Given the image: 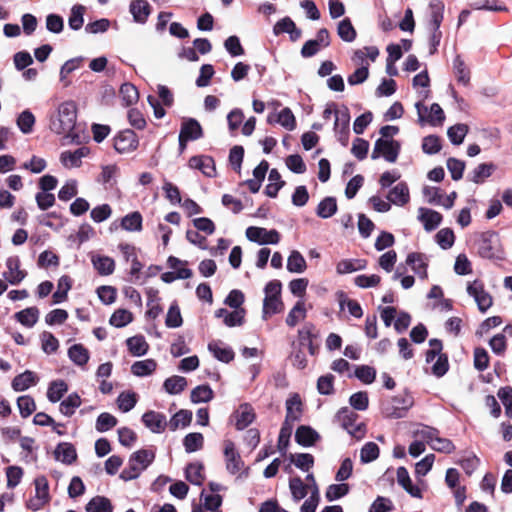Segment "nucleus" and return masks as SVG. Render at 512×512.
Instances as JSON below:
<instances>
[{"label":"nucleus","mask_w":512,"mask_h":512,"mask_svg":"<svg viewBox=\"0 0 512 512\" xmlns=\"http://www.w3.org/2000/svg\"><path fill=\"white\" fill-rule=\"evenodd\" d=\"M453 67L457 81L462 85L467 86L470 81V71L459 56L455 58Z\"/></svg>","instance_id":"59"},{"label":"nucleus","mask_w":512,"mask_h":512,"mask_svg":"<svg viewBox=\"0 0 512 512\" xmlns=\"http://www.w3.org/2000/svg\"><path fill=\"white\" fill-rule=\"evenodd\" d=\"M290 461L303 471H309L314 465V457L309 453L291 454Z\"/></svg>","instance_id":"60"},{"label":"nucleus","mask_w":512,"mask_h":512,"mask_svg":"<svg viewBox=\"0 0 512 512\" xmlns=\"http://www.w3.org/2000/svg\"><path fill=\"white\" fill-rule=\"evenodd\" d=\"M126 345L133 356L145 355L149 349V344L142 335H136L128 338L126 340Z\"/></svg>","instance_id":"33"},{"label":"nucleus","mask_w":512,"mask_h":512,"mask_svg":"<svg viewBox=\"0 0 512 512\" xmlns=\"http://www.w3.org/2000/svg\"><path fill=\"white\" fill-rule=\"evenodd\" d=\"M188 164L189 167L200 170L205 176L213 177L216 174L214 161L209 156H193Z\"/></svg>","instance_id":"20"},{"label":"nucleus","mask_w":512,"mask_h":512,"mask_svg":"<svg viewBox=\"0 0 512 512\" xmlns=\"http://www.w3.org/2000/svg\"><path fill=\"white\" fill-rule=\"evenodd\" d=\"M337 212V202L333 197L324 198L317 206L316 214L323 219L332 217Z\"/></svg>","instance_id":"46"},{"label":"nucleus","mask_w":512,"mask_h":512,"mask_svg":"<svg viewBox=\"0 0 512 512\" xmlns=\"http://www.w3.org/2000/svg\"><path fill=\"white\" fill-rule=\"evenodd\" d=\"M406 264L418 276V278L425 280L428 278V257L420 252H411L406 257Z\"/></svg>","instance_id":"14"},{"label":"nucleus","mask_w":512,"mask_h":512,"mask_svg":"<svg viewBox=\"0 0 512 512\" xmlns=\"http://www.w3.org/2000/svg\"><path fill=\"white\" fill-rule=\"evenodd\" d=\"M339 305L341 309L346 306L349 313L355 318H361L363 316V310L360 304L353 299L348 298L343 292L339 295Z\"/></svg>","instance_id":"56"},{"label":"nucleus","mask_w":512,"mask_h":512,"mask_svg":"<svg viewBox=\"0 0 512 512\" xmlns=\"http://www.w3.org/2000/svg\"><path fill=\"white\" fill-rule=\"evenodd\" d=\"M121 227L129 232H139L142 230V216L139 212H132L124 216L121 220Z\"/></svg>","instance_id":"48"},{"label":"nucleus","mask_w":512,"mask_h":512,"mask_svg":"<svg viewBox=\"0 0 512 512\" xmlns=\"http://www.w3.org/2000/svg\"><path fill=\"white\" fill-rule=\"evenodd\" d=\"M379 447L374 442L366 443L360 451V460L363 463H369L376 460L379 457Z\"/></svg>","instance_id":"63"},{"label":"nucleus","mask_w":512,"mask_h":512,"mask_svg":"<svg viewBox=\"0 0 512 512\" xmlns=\"http://www.w3.org/2000/svg\"><path fill=\"white\" fill-rule=\"evenodd\" d=\"M286 267L291 273L301 274L307 269V262L299 251L293 250L288 256Z\"/></svg>","instance_id":"34"},{"label":"nucleus","mask_w":512,"mask_h":512,"mask_svg":"<svg viewBox=\"0 0 512 512\" xmlns=\"http://www.w3.org/2000/svg\"><path fill=\"white\" fill-rule=\"evenodd\" d=\"M54 455L57 461L67 465L72 464L77 458L75 447L71 443L67 442L58 444L54 451Z\"/></svg>","instance_id":"25"},{"label":"nucleus","mask_w":512,"mask_h":512,"mask_svg":"<svg viewBox=\"0 0 512 512\" xmlns=\"http://www.w3.org/2000/svg\"><path fill=\"white\" fill-rule=\"evenodd\" d=\"M154 457L155 454L151 450L142 449L134 452L129 459L128 466L121 472L120 477L125 481L137 478L150 465Z\"/></svg>","instance_id":"3"},{"label":"nucleus","mask_w":512,"mask_h":512,"mask_svg":"<svg viewBox=\"0 0 512 512\" xmlns=\"http://www.w3.org/2000/svg\"><path fill=\"white\" fill-rule=\"evenodd\" d=\"M435 240L442 249L446 250L453 246L455 235L450 228H443L436 233Z\"/></svg>","instance_id":"61"},{"label":"nucleus","mask_w":512,"mask_h":512,"mask_svg":"<svg viewBox=\"0 0 512 512\" xmlns=\"http://www.w3.org/2000/svg\"><path fill=\"white\" fill-rule=\"evenodd\" d=\"M157 368V362L154 359H145L136 361L131 366V372L138 377L151 375Z\"/></svg>","instance_id":"37"},{"label":"nucleus","mask_w":512,"mask_h":512,"mask_svg":"<svg viewBox=\"0 0 512 512\" xmlns=\"http://www.w3.org/2000/svg\"><path fill=\"white\" fill-rule=\"evenodd\" d=\"M469 131V127L466 124H455L448 128L447 130V136L452 144L454 145H460L463 143L465 136L467 135Z\"/></svg>","instance_id":"52"},{"label":"nucleus","mask_w":512,"mask_h":512,"mask_svg":"<svg viewBox=\"0 0 512 512\" xmlns=\"http://www.w3.org/2000/svg\"><path fill=\"white\" fill-rule=\"evenodd\" d=\"M273 32L275 35L288 33L292 41L297 40L301 36V30L296 27L294 21L289 17H285L276 22Z\"/></svg>","instance_id":"23"},{"label":"nucleus","mask_w":512,"mask_h":512,"mask_svg":"<svg viewBox=\"0 0 512 512\" xmlns=\"http://www.w3.org/2000/svg\"><path fill=\"white\" fill-rule=\"evenodd\" d=\"M37 382H38L37 375L30 370H26L25 372L17 375L13 379L12 388L18 392L25 391L28 388H30L31 386L36 385Z\"/></svg>","instance_id":"26"},{"label":"nucleus","mask_w":512,"mask_h":512,"mask_svg":"<svg viewBox=\"0 0 512 512\" xmlns=\"http://www.w3.org/2000/svg\"><path fill=\"white\" fill-rule=\"evenodd\" d=\"M4 279L11 285L20 284L28 275L27 271L22 268V263L17 255H12L5 260Z\"/></svg>","instance_id":"7"},{"label":"nucleus","mask_w":512,"mask_h":512,"mask_svg":"<svg viewBox=\"0 0 512 512\" xmlns=\"http://www.w3.org/2000/svg\"><path fill=\"white\" fill-rule=\"evenodd\" d=\"M142 421L153 433H162L168 426L165 415L155 411H148L144 413Z\"/></svg>","instance_id":"16"},{"label":"nucleus","mask_w":512,"mask_h":512,"mask_svg":"<svg viewBox=\"0 0 512 512\" xmlns=\"http://www.w3.org/2000/svg\"><path fill=\"white\" fill-rule=\"evenodd\" d=\"M77 118V107L73 101L61 103L51 118L50 129L59 135L70 136Z\"/></svg>","instance_id":"1"},{"label":"nucleus","mask_w":512,"mask_h":512,"mask_svg":"<svg viewBox=\"0 0 512 512\" xmlns=\"http://www.w3.org/2000/svg\"><path fill=\"white\" fill-rule=\"evenodd\" d=\"M256 418L254 408L249 403L240 404L231 416L234 426L237 430H243L248 427Z\"/></svg>","instance_id":"13"},{"label":"nucleus","mask_w":512,"mask_h":512,"mask_svg":"<svg viewBox=\"0 0 512 512\" xmlns=\"http://www.w3.org/2000/svg\"><path fill=\"white\" fill-rule=\"evenodd\" d=\"M302 414V401L298 394H292L286 400V417L285 423L294 424L298 421Z\"/></svg>","instance_id":"17"},{"label":"nucleus","mask_w":512,"mask_h":512,"mask_svg":"<svg viewBox=\"0 0 512 512\" xmlns=\"http://www.w3.org/2000/svg\"><path fill=\"white\" fill-rule=\"evenodd\" d=\"M192 421V412L189 410L182 409L175 413L170 421L168 422V427L172 431H176L179 428H185L190 425Z\"/></svg>","instance_id":"39"},{"label":"nucleus","mask_w":512,"mask_h":512,"mask_svg":"<svg viewBox=\"0 0 512 512\" xmlns=\"http://www.w3.org/2000/svg\"><path fill=\"white\" fill-rule=\"evenodd\" d=\"M367 266L365 259H342L336 264V272L340 275L364 270Z\"/></svg>","instance_id":"27"},{"label":"nucleus","mask_w":512,"mask_h":512,"mask_svg":"<svg viewBox=\"0 0 512 512\" xmlns=\"http://www.w3.org/2000/svg\"><path fill=\"white\" fill-rule=\"evenodd\" d=\"M89 154L87 147H80L74 151H64L60 156L61 163L66 168H77L82 163V158Z\"/></svg>","instance_id":"18"},{"label":"nucleus","mask_w":512,"mask_h":512,"mask_svg":"<svg viewBox=\"0 0 512 512\" xmlns=\"http://www.w3.org/2000/svg\"><path fill=\"white\" fill-rule=\"evenodd\" d=\"M431 25L433 29L437 31L443 20L444 4L441 1H433L429 5Z\"/></svg>","instance_id":"57"},{"label":"nucleus","mask_w":512,"mask_h":512,"mask_svg":"<svg viewBox=\"0 0 512 512\" xmlns=\"http://www.w3.org/2000/svg\"><path fill=\"white\" fill-rule=\"evenodd\" d=\"M204 437L201 433L194 432L187 434L183 439V445L188 453L196 452L202 449Z\"/></svg>","instance_id":"53"},{"label":"nucleus","mask_w":512,"mask_h":512,"mask_svg":"<svg viewBox=\"0 0 512 512\" xmlns=\"http://www.w3.org/2000/svg\"><path fill=\"white\" fill-rule=\"evenodd\" d=\"M34 485L35 496L29 500L28 507L33 511H37L50 501L49 483L47 478L41 475L35 478Z\"/></svg>","instance_id":"8"},{"label":"nucleus","mask_w":512,"mask_h":512,"mask_svg":"<svg viewBox=\"0 0 512 512\" xmlns=\"http://www.w3.org/2000/svg\"><path fill=\"white\" fill-rule=\"evenodd\" d=\"M223 453L227 471L233 475L239 473L244 463L233 441L229 439L223 441Z\"/></svg>","instance_id":"11"},{"label":"nucleus","mask_w":512,"mask_h":512,"mask_svg":"<svg viewBox=\"0 0 512 512\" xmlns=\"http://www.w3.org/2000/svg\"><path fill=\"white\" fill-rule=\"evenodd\" d=\"M269 183L265 188V194L268 197L274 198L277 196L279 190L284 186L285 182L281 179L280 173L277 169H272L268 176Z\"/></svg>","instance_id":"40"},{"label":"nucleus","mask_w":512,"mask_h":512,"mask_svg":"<svg viewBox=\"0 0 512 512\" xmlns=\"http://www.w3.org/2000/svg\"><path fill=\"white\" fill-rule=\"evenodd\" d=\"M295 439L298 444L309 447L314 445L320 439V435L310 426L302 425L297 428Z\"/></svg>","instance_id":"22"},{"label":"nucleus","mask_w":512,"mask_h":512,"mask_svg":"<svg viewBox=\"0 0 512 512\" xmlns=\"http://www.w3.org/2000/svg\"><path fill=\"white\" fill-rule=\"evenodd\" d=\"M412 434L414 438H417L420 441H426L430 445L439 434V431L436 428L427 425H418L416 429L413 430Z\"/></svg>","instance_id":"55"},{"label":"nucleus","mask_w":512,"mask_h":512,"mask_svg":"<svg viewBox=\"0 0 512 512\" xmlns=\"http://www.w3.org/2000/svg\"><path fill=\"white\" fill-rule=\"evenodd\" d=\"M289 489L291 491L293 500L295 502H299L308 494L309 485L305 484L301 478L293 477L289 480Z\"/></svg>","instance_id":"44"},{"label":"nucleus","mask_w":512,"mask_h":512,"mask_svg":"<svg viewBox=\"0 0 512 512\" xmlns=\"http://www.w3.org/2000/svg\"><path fill=\"white\" fill-rule=\"evenodd\" d=\"M133 319L134 316L131 311L119 308L113 312L109 319V323L116 328H122L130 324Z\"/></svg>","instance_id":"41"},{"label":"nucleus","mask_w":512,"mask_h":512,"mask_svg":"<svg viewBox=\"0 0 512 512\" xmlns=\"http://www.w3.org/2000/svg\"><path fill=\"white\" fill-rule=\"evenodd\" d=\"M17 406L23 418H27L36 410V403L29 395L20 396L17 399Z\"/></svg>","instance_id":"62"},{"label":"nucleus","mask_w":512,"mask_h":512,"mask_svg":"<svg viewBox=\"0 0 512 512\" xmlns=\"http://www.w3.org/2000/svg\"><path fill=\"white\" fill-rule=\"evenodd\" d=\"M400 143L394 139H378L376 140L371 158L376 160L380 157L389 163H395L400 153Z\"/></svg>","instance_id":"4"},{"label":"nucleus","mask_w":512,"mask_h":512,"mask_svg":"<svg viewBox=\"0 0 512 512\" xmlns=\"http://www.w3.org/2000/svg\"><path fill=\"white\" fill-rule=\"evenodd\" d=\"M186 479L195 485H201L205 479L204 467L201 463H191L186 468Z\"/></svg>","instance_id":"51"},{"label":"nucleus","mask_w":512,"mask_h":512,"mask_svg":"<svg viewBox=\"0 0 512 512\" xmlns=\"http://www.w3.org/2000/svg\"><path fill=\"white\" fill-rule=\"evenodd\" d=\"M282 284L278 280H272L265 286V297L263 300V318L280 313L284 309V303L281 299Z\"/></svg>","instance_id":"2"},{"label":"nucleus","mask_w":512,"mask_h":512,"mask_svg":"<svg viewBox=\"0 0 512 512\" xmlns=\"http://www.w3.org/2000/svg\"><path fill=\"white\" fill-rule=\"evenodd\" d=\"M39 309L37 307H28L17 313L14 318L23 326L32 328L39 319Z\"/></svg>","instance_id":"29"},{"label":"nucleus","mask_w":512,"mask_h":512,"mask_svg":"<svg viewBox=\"0 0 512 512\" xmlns=\"http://www.w3.org/2000/svg\"><path fill=\"white\" fill-rule=\"evenodd\" d=\"M163 387L168 394H179L187 387V380L185 377L174 375L164 381Z\"/></svg>","instance_id":"43"},{"label":"nucleus","mask_w":512,"mask_h":512,"mask_svg":"<svg viewBox=\"0 0 512 512\" xmlns=\"http://www.w3.org/2000/svg\"><path fill=\"white\" fill-rule=\"evenodd\" d=\"M418 220L423 224L426 231L430 232L436 229L442 222V215L435 210L420 207L418 209Z\"/></svg>","instance_id":"15"},{"label":"nucleus","mask_w":512,"mask_h":512,"mask_svg":"<svg viewBox=\"0 0 512 512\" xmlns=\"http://www.w3.org/2000/svg\"><path fill=\"white\" fill-rule=\"evenodd\" d=\"M119 93L122 103L125 106H131L135 104L139 99L138 90L131 83L122 84Z\"/></svg>","instance_id":"47"},{"label":"nucleus","mask_w":512,"mask_h":512,"mask_svg":"<svg viewBox=\"0 0 512 512\" xmlns=\"http://www.w3.org/2000/svg\"><path fill=\"white\" fill-rule=\"evenodd\" d=\"M17 126L24 134H28L33 130L35 125V117L29 110L20 113L16 120Z\"/></svg>","instance_id":"58"},{"label":"nucleus","mask_w":512,"mask_h":512,"mask_svg":"<svg viewBox=\"0 0 512 512\" xmlns=\"http://www.w3.org/2000/svg\"><path fill=\"white\" fill-rule=\"evenodd\" d=\"M130 12L136 22L145 23L150 14V5L146 0H133Z\"/></svg>","instance_id":"30"},{"label":"nucleus","mask_w":512,"mask_h":512,"mask_svg":"<svg viewBox=\"0 0 512 512\" xmlns=\"http://www.w3.org/2000/svg\"><path fill=\"white\" fill-rule=\"evenodd\" d=\"M245 315L244 309H235L234 311H228L227 309H219L216 312L218 318H223V322L228 327L239 326L243 323Z\"/></svg>","instance_id":"28"},{"label":"nucleus","mask_w":512,"mask_h":512,"mask_svg":"<svg viewBox=\"0 0 512 512\" xmlns=\"http://www.w3.org/2000/svg\"><path fill=\"white\" fill-rule=\"evenodd\" d=\"M68 384L64 380H55L49 384L47 398L50 402L56 403L67 393Z\"/></svg>","instance_id":"36"},{"label":"nucleus","mask_w":512,"mask_h":512,"mask_svg":"<svg viewBox=\"0 0 512 512\" xmlns=\"http://www.w3.org/2000/svg\"><path fill=\"white\" fill-rule=\"evenodd\" d=\"M81 403V397L77 393H71L60 403L59 410L64 416L71 417Z\"/></svg>","instance_id":"42"},{"label":"nucleus","mask_w":512,"mask_h":512,"mask_svg":"<svg viewBox=\"0 0 512 512\" xmlns=\"http://www.w3.org/2000/svg\"><path fill=\"white\" fill-rule=\"evenodd\" d=\"M114 149L120 154H127L135 151L139 145L136 133L130 129L119 132L114 137Z\"/></svg>","instance_id":"12"},{"label":"nucleus","mask_w":512,"mask_h":512,"mask_svg":"<svg viewBox=\"0 0 512 512\" xmlns=\"http://www.w3.org/2000/svg\"><path fill=\"white\" fill-rule=\"evenodd\" d=\"M87 512H112L111 501L103 496H95L86 504Z\"/></svg>","instance_id":"45"},{"label":"nucleus","mask_w":512,"mask_h":512,"mask_svg":"<svg viewBox=\"0 0 512 512\" xmlns=\"http://www.w3.org/2000/svg\"><path fill=\"white\" fill-rule=\"evenodd\" d=\"M397 482L398 484L411 496L421 498V490L418 486L412 484V480L405 467H399L397 469Z\"/></svg>","instance_id":"24"},{"label":"nucleus","mask_w":512,"mask_h":512,"mask_svg":"<svg viewBox=\"0 0 512 512\" xmlns=\"http://www.w3.org/2000/svg\"><path fill=\"white\" fill-rule=\"evenodd\" d=\"M208 349L219 361L229 363L234 358L233 350L221 342H211Z\"/></svg>","instance_id":"35"},{"label":"nucleus","mask_w":512,"mask_h":512,"mask_svg":"<svg viewBox=\"0 0 512 512\" xmlns=\"http://www.w3.org/2000/svg\"><path fill=\"white\" fill-rule=\"evenodd\" d=\"M203 130L200 123L193 119H187L182 122L180 133H179V146L180 150L183 151L186 148L188 141H194L201 138Z\"/></svg>","instance_id":"10"},{"label":"nucleus","mask_w":512,"mask_h":512,"mask_svg":"<svg viewBox=\"0 0 512 512\" xmlns=\"http://www.w3.org/2000/svg\"><path fill=\"white\" fill-rule=\"evenodd\" d=\"M71 287V278L67 275L61 276L57 283V290L52 295L53 303L58 304L66 301Z\"/></svg>","instance_id":"32"},{"label":"nucleus","mask_w":512,"mask_h":512,"mask_svg":"<svg viewBox=\"0 0 512 512\" xmlns=\"http://www.w3.org/2000/svg\"><path fill=\"white\" fill-rule=\"evenodd\" d=\"M418 120L420 124L428 123L432 126L442 125L445 115L439 104L434 103L428 110L421 102L416 103Z\"/></svg>","instance_id":"9"},{"label":"nucleus","mask_w":512,"mask_h":512,"mask_svg":"<svg viewBox=\"0 0 512 512\" xmlns=\"http://www.w3.org/2000/svg\"><path fill=\"white\" fill-rule=\"evenodd\" d=\"M306 314L307 310L305 307V302L303 300H298L289 311L286 317V324L289 327H295L306 318Z\"/></svg>","instance_id":"31"},{"label":"nucleus","mask_w":512,"mask_h":512,"mask_svg":"<svg viewBox=\"0 0 512 512\" xmlns=\"http://www.w3.org/2000/svg\"><path fill=\"white\" fill-rule=\"evenodd\" d=\"M337 34L345 42H353L357 36L349 18H344L338 23Z\"/></svg>","instance_id":"49"},{"label":"nucleus","mask_w":512,"mask_h":512,"mask_svg":"<svg viewBox=\"0 0 512 512\" xmlns=\"http://www.w3.org/2000/svg\"><path fill=\"white\" fill-rule=\"evenodd\" d=\"M466 291L468 295L474 299L481 312L487 311L492 306L493 298L485 289L483 281L479 279L469 281L466 286Z\"/></svg>","instance_id":"5"},{"label":"nucleus","mask_w":512,"mask_h":512,"mask_svg":"<svg viewBox=\"0 0 512 512\" xmlns=\"http://www.w3.org/2000/svg\"><path fill=\"white\" fill-rule=\"evenodd\" d=\"M245 235L251 242L259 245L278 244L281 239L280 233L276 229L268 230L264 227L250 226L246 229Z\"/></svg>","instance_id":"6"},{"label":"nucleus","mask_w":512,"mask_h":512,"mask_svg":"<svg viewBox=\"0 0 512 512\" xmlns=\"http://www.w3.org/2000/svg\"><path fill=\"white\" fill-rule=\"evenodd\" d=\"M117 407L122 412L126 413L132 410L137 403V395L134 392H122L116 400Z\"/></svg>","instance_id":"54"},{"label":"nucleus","mask_w":512,"mask_h":512,"mask_svg":"<svg viewBox=\"0 0 512 512\" xmlns=\"http://www.w3.org/2000/svg\"><path fill=\"white\" fill-rule=\"evenodd\" d=\"M91 262L94 269L101 276L111 275L115 270V261L113 258L101 254H93Z\"/></svg>","instance_id":"21"},{"label":"nucleus","mask_w":512,"mask_h":512,"mask_svg":"<svg viewBox=\"0 0 512 512\" xmlns=\"http://www.w3.org/2000/svg\"><path fill=\"white\" fill-rule=\"evenodd\" d=\"M70 360L77 366H84L89 361V351L82 344H74L68 349Z\"/></svg>","instance_id":"38"},{"label":"nucleus","mask_w":512,"mask_h":512,"mask_svg":"<svg viewBox=\"0 0 512 512\" xmlns=\"http://www.w3.org/2000/svg\"><path fill=\"white\" fill-rule=\"evenodd\" d=\"M191 401L193 403H207L214 397V392L208 385H199L191 391Z\"/></svg>","instance_id":"50"},{"label":"nucleus","mask_w":512,"mask_h":512,"mask_svg":"<svg viewBox=\"0 0 512 512\" xmlns=\"http://www.w3.org/2000/svg\"><path fill=\"white\" fill-rule=\"evenodd\" d=\"M387 199L396 206H404L410 201V192L406 183L400 182L389 190Z\"/></svg>","instance_id":"19"},{"label":"nucleus","mask_w":512,"mask_h":512,"mask_svg":"<svg viewBox=\"0 0 512 512\" xmlns=\"http://www.w3.org/2000/svg\"><path fill=\"white\" fill-rule=\"evenodd\" d=\"M85 12V7L82 5H75L71 9V14L68 19L69 26L73 30H78L82 27L84 19L83 15Z\"/></svg>","instance_id":"64"}]
</instances>
